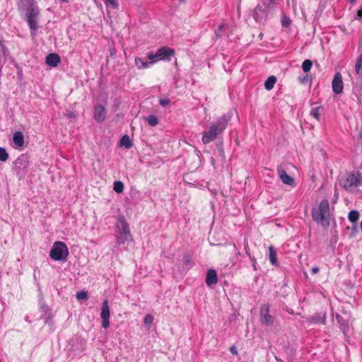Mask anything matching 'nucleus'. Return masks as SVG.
Masks as SVG:
<instances>
[{
	"label": "nucleus",
	"mask_w": 362,
	"mask_h": 362,
	"mask_svg": "<svg viewBox=\"0 0 362 362\" xmlns=\"http://www.w3.org/2000/svg\"><path fill=\"white\" fill-rule=\"evenodd\" d=\"M230 117L224 115L220 117L216 122H211L209 128L202 132V141L204 144H209L215 140L226 129Z\"/></svg>",
	"instance_id": "obj_1"
},
{
	"label": "nucleus",
	"mask_w": 362,
	"mask_h": 362,
	"mask_svg": "<svg viewBox=\"0 0 362 362\" xmlns=\"http://www.w3.org/2000/svg\"><path fill=\"white\" fill-rule=\"evenodd\" d=\"M116 238L119 245L132 240L129 225L122 216L119 217L116 223Z\"/></svg>",
	"instance_id": "obj_2"
},
{
	"label": "nucleus",
	"mask_w": 362,
	"mask_h": 362,
	"mask_svg": "<svg viewBox=\"0 0 362 362\" xmlns=\"http://www.w3.org/2000/svg\"><path fill=\"white\" fill-rule=\"evenodd\" d=\"M329 204L327 199H322L319 205L318 211L313 213V220L324 226L329 224Z\"/></svg>",
	"instance_id": "obj_3"
},
{
	"label": "nucleus",
	"mask_w": 362,
	"mask_h": 362,
	"mask_svg": "<svg viewBox=\"0 0 362 362\" xmlns=\"http://www.w3.org/2000/svg\"><path fill=\"white\" fill-rule=\"evenodd\" d=\"M69 253V249L64 242L56 241L49 251V257L54 261L64 262L67 259Z\"/></svg>",
	"instance_id": "obj_4"
},
{
	"label": "nucleus",
	"mask_w": 362,
	"mask_h": 362,
	"mask_svg": "<svg viewBox=\"0 0 362 362\" xmlns=\"http://www.w3.org/2000/svg\"><path fill=\"white\" fill-rule=\"evenodd\" d=\"M175 55V51L169 47H162L159 48L155 54L148 53L147 57L149 60L154 62L156 60H170Z\"/></svg>",
	"instance_id": "obj_5"
},
{
	"label": "nucleus",
	"mask_w": 362,
	"mask_h": 362,
	"mask_svg": "<svg viewBox=\"0 0 362 362\" xmlns=\"http://www.w3.org/2000/svg\"><path fill=\"white\" fill-rule=\"evenodd\" d=\"M39 13V9L36 7H33L29 11L27 15V21L31 30L33 37H35L36 35L35 31L37 29V16Z\"/></svg>",
	"instance_id": "obj_6"
},
{
	"label": "nucleus",
	"mask_w": 362,
	"mask_h": 362,
	"mask_svg": "<svg viewBox=\"0 0 362 362\" xmlns=\"http://www.w3.org/2000/svg\"><path fill=\"white\" fill-rule=\"evenodd\" d=\"M110 311L108 305V301L107 300H105L103 303V306L100 313V317L102 318V327L104 329H107L110 326Z\"/></svg>",
	"instance_id": "obj_7"
},
{
	"label": "nucleus",
	"mask_w": 362,
	"mask_h": 362,
	"mask_svg": "<svg viewBox=\"0 0 362 362\" xmlns=\"http://www.w3.org/2000/svg\"><path fill=\"white\" fill-rule=\"evenodd\" d=\"M260 320L266 325H271L273 323V317L269 315V306L264 304L260 308Z\"/></svg>",
	"instance_id": "obj_8"
},
{
	"label": "nucleus",
	"mask_w": 362,
	"mask_h": 362,
	"mask_svg": "<svg viewBox=\"0 0 362 362\" xmlns=\"http://www.w3.org/2000/svg\"><path fill=\"white\" fill-rule=\"evenodd\" d=\"M93 117L98 122H103L107 117L105 107L100 104L95 105L93 110Z\"/></svg>",
	"instance_id": "obj_9"
},
{
	"label": "nucleus",
	"mask_w": 362,
	"mask_h": 362,
	"mask_svg": "<svg viewBox=\"0 0 362 362\" xmlns=\"http://www.w3.org/2000/svg\"><path fill=\"white\" fill-rule=\"evenodd\" d=\"M358 182L359 179L357 175L350 174L343 181L342 186L346 189H351L352 187H356Z\"/></svg>",
	"instance_id": "obj_10"
},
{
	"label": "nucleus",
	"mask_w": 362,
	"mask_h": 362,
	"mask_svg": "<svg viewBox=\"0 0 362 362\" xmlns=\"http://www.w3.org/2000/svg\"><path fill=\"white\" fill-rule=\"evenodd\" d=\"M332 86L333 91L336 94H339L342 92L344 86L341 74L337 73L334 75Z\"/></svg>",
	"instance_id": "obj_11"
},
{
	"label": "nucleus",
	"mask_w": 362,
	"mask_h": 362,
	"mask_svg": "<svg viewBox=\"0 0 362 362\" xmlns=\"http://www.w3.org/2000/svg\"><path fill=\"white\" fill-rule=\"evenodd\" d=\"M278 175L281 180V182L287 185L293 186L295 184L294 179L288 175L286 170L283 168H278Z\"/></svg>",
	"instance_id": "obj_12"
},
{
	"label": "nucleus",
	"mask_w": 362,
	"mask_h": 362,
	"mask_svg": "<svg viewBox=\"0 0 362 362\" xmlns=\"http://www.w3.org/2000/svg\"><path fill=\"white\" fill-rule=\"evenodd\" d=\"M28 163L29 160L28 156L25 155H21L15 161L16 169L18 171L23 170L27 168Z\"/></svg>",
	"instance_id": "obj_13"
},
{
	"label": "nucleus",
	"mask_w": 362,
	"mask_h": 362,
	"mask_svg": "<svg viewBox=\"0 0 362 362\" xmlns=\"http://www.w3.org/2000/svg\"><path fill=\"white\" fill-rule=\"evenodd\" d=\"M253 17L257 22H261L267 18V12L262 6L258 5L253 12Z\"/></svg>",
	"instance_id": "obj_14"
},
{
	"label": "nucleus",
	"mask_w": 362,
	"mask_h": 362,
	"mask_svg": "<svg viewBox=\"0 0 362 362\" xmlns=\"http://www.w3.org/2000/svg\"><path fill=\"white\" fill-rule=\"evenodd\" d=\"M218 278L216 272L214 269H209L206 274V284L207 286H211L217 284Z\"/></svg>",
	"instance_id": "obj_15"
},
{
	"label": "nucleus",
	"mask_w": 362,
	"mask_h": 362,
	"mask_svg": "<svg viewBox=\"0 0 362 362\" xmlns=\"http://www.w3.org/2000/svg\"><path fill=\"white\" fill-rule=\"evenodd\" d=\"M60 62V57L57 54H49L46 57V63L52 67H56Z\"/></svg>",
	"instance_id": "obj_16"
},
{
	"label": "nucleus",
	"mask_w": 362,
	"mask_h": 362,
	"mask_svg": "<svg viewBox=\"0 0 362 362\" xmlns=\"http://www.w3.org/2000/svg\"><path fill=\"white\" fill-rule=\"evenodd\" d=\"M13 141L16 147H21L24 144V136L21 132H16L13 136Z\"/></svg>",
	"instance_id": "obj_17"
},
{
	"label": "nucleus",
	"mask_w": 362,
	"mask_h": 362,
	"mask_svg": "<svg viewBox=\"0 0 362 362\" xmlns=\"http://www.w3.org/2000/svg\"><path fill=\"white\" fill-rule=\"evenodd\" d=\"M269 259L272 264L275 266L278 264L276 252L273 246L269 247Z\"/></svg>",
	"instance_id": "obj_18"
},
{
	"label": "nucleus",
	"mask_w": 362,
	"mask_h": 362,
	"mask_svg": "<svg viewBox=\"0 0 362 362\" xmlns=\"http://www.w3.org/2000/svg\"><path fill=\"white\" fill-rule=\"evenodd\" d=\"M153 62H144L141 58H135V65L139 69H144L149 67Z\"/></svg>",
	"instance_id": "obj_19"
},
{
	"label": "nucleus",
	"mask_w": 362,
	"mask_h": 362,
	"mask_svg": "<svg viewBox=\"0 0 362 362\" xmlns=\"http://www.w3.org/2000/svg\"><path fill=\"white\" fill-rule=\"evenodd\" d=\"M119 144L126 148H130L133 146V143L128 135H124L121 138Z\"/></svg>",
	"instance_id": "obj_20"
},
{
	"label": "nucleus",
	"mask_w": 362,
	"mask_h": 362,
	"mask_svg": "<svg viewBox=\"0 0 362 362\" xmlns=\"http://www.w3.org/2000/svg\"><path fill=\"white\" fill-rule=\"evenodd\" d=\"M276 82V78L274 76H269L264 82V88L267 90H270L274 88V84Z\"/></svg>",
	"instance_id": "obj_21"
},
{
	"label": "nucleus",
	"mask_w": 362,
	"mask_h": 362,
	"mask_svg": "<svg viewBox=\"0 0 362 362\" xmlns=\"http://www.w3.org/2000/svg\"><path fill=\"white\" fill-rule=\"evenodd\" d=\"M146 121L151 127H155L158 124V119L156 116L151 115L146 118Z\"/></svg>",
	"instance_id": "obj_22"
},
{
	"label": "nucleus",
	"mask_w": 362,
	"mask_h": 362,
	"mask_svg": "<svg viewBox=\"0 0 362 362\" xmlns=\"http://www.w3.org/2000/svg\"><path fill=\"white\" fill-rule=\"evenodd\" d=\"M113 189L117 193H122L124 190V184L121 181L114 182Z\"/></svg>",
	"instance_id": "obj_23"
},
{
	"label": "nucleus",
	"mask_w": 362,
	"mask_h": 362,
	"mask_svg": "<svg viewBox=\"0 0 362 362\" xmlns=\"http://www.w3.org/2000/svg\"><path fill=\"white\" fill-rule=\"evenodd\" d=\"M349 220L352 222L355 223L357 221V220L359 218V213L358 211L352 210L349 213Z\"/></svg>",
	"instance_id": "obj_24"
},
{
	"label": "nucleus",
	"mask_w": 362,
	"mask_h": 362,
	"mask_svg": "<svg viewBox=\"0 0 362 362\" xmlns=\"http://www.w3.org/2000/svg\"><path fill=\"white\" fill-rule=\"evenodd\" d=\"M322 109V108L320 106L312 108V110L310 111V115L312 117H313L315 119H316L317 120H319L320 115V111Z\"/></svg>",
	"instance_id": "obj_25"
},
{
	"label": "nucleus",
	"mask_w": 362,
	"mask_h": 362,
	"mask_svg": "<svg viewBox=\"0 0 362 362\" xmlns=\"http://www.w3.org/2000/svg\"><path fill=\"white\" fill-rule=\"evenodd\" d=\"M312 66V61L310 59H305L302 64V69L304 72L307 73L310 71Z\"/></svg>",
	"instance_id": "obj_26"
},
{
	"label": "nucleus",
	"mask_w": 362,
	"mask_h": 362,
	"mask_svg": "<svg viewBox=\"0 0 362 362\" xmlns=\"http://www.w3.org/2000/svg\"><path fill=\"white\" fill-rule=\"evenodd\" d=\"M355 69L358 74H362V54L360 55L356 63Z\"/></svg>",
	"instance_id": "obj_27"
},
{
	"label": "nucleus",
	"mask_w": 362,
	"mask_h": 362,
	"mask_svg": "<svg viewBox=\"0 0 362 362\" xmlns=\"http://www.w3.org/2000/svg\"><path fill=\"white\" fill-rule=\"evenodd\" d=\"M8 158V154L6 150L3 147H0V160L2 162H6Z\"/></svg>",
	"instance_id": "obj_28"
},
{
	"label": "nucleus",
	"mask_w": 362,
	"mask_h": 362,
	"mask_svg": "<svg viewBox=\"0 0 362 362\" xmlns=\"http://www.w3.org/2000/svg\"><path fill=\"white\" fill-rule=\"evenodd\" d=\"M76 298L79 300H86L88 298V293L84 291H81L76 293Z\"/></svg>",
	"instance_id": "obj_29"
},
{
	"label": "nucleus",
	"mask_w": 362,
	"mask_h": 362,
	"mask_svg": "<svg viewBox=\"0 0 362 362\" xmlns=\"http://www.w3.org/2000/svg\"><path fill=\"white\" fill-rule=\"evenodd\" d=\"M153 317L151 315L148 314L144 317V324L149 327L153 324Z\"/></svg>",
	"instance_id": "obj_30"
},
{
	"label": "nucleus",
	"mask_w": 362,
	"mask_h": 362,
	"mask_svg": "<svg viewBox=\"0 0 362 362\" xmlns=\"http://www.w3.org/2000/svg\"><path fill=\"white\" fill-rule=\"evenodd\" d=\"M291 23V21L289 18L284 16L281 20V24L284 27H288Z\"/></svg>",
	"instance_id": "obj_31"
},
{
	"label": "nucleus",
	"mask_w": 362,
	"mask_h": 362,
	"mask_svg": "<svg viewBox=\"0 0 362 362\" xmlns=\"http://www.w3.org/2000/svg\"><path fill=\"white\" fill-rule=\"evenodd\" d=\"M105 4H109L114 8H118L119 4L117 0H105Z\"/></svg>",
	"instance_id": "obj_32"
},
{
	"label": "nucleus",
	"mask_w": 362,
	"mask_h": 362,
	"mask_svg": "<svg viewBox=\"0 0 362 362\" xmlns=\"http://www.w3.org/2000/svg\"><path fill=\"white\" fill-rule=\"evenodd\" d=\"M159 103H160V105L165 107L169 105L170 100L168 98H161V99H160Z\"/></svg>",
	"instance_id": "obj_33"
},
{
	"label": "nucleus",
	"mask_w": 362,
	"mask_h": 362,
	"mask_svg": "<svg viewBox=\"0 0 362 362\" xmlns=\"http://www.w3.org/2000/svg\"><path fill=\"white\" fill-rule=\"evenodd\" d=\"M266 5L268 6V7H270L273 5H276L278 4V0H266V2H265Z\"/></svg>",
	"instance_id": "obj_34"
},
{
	"label": "nucleus",
	"mask_w": 362,
	"mask_h": 362,
	"mask_svg": "<svg viewBox=\"0 0 362 362\" xmlns=\"http://www.w3.org/2000/svg\"><path fill=\"white\" fill-rule=\"evenodd\" d=\"M355 19L358 20V21L362 20V6L357 11V14H356V16L355 17Z\"/></svg>",
	"instance_id": "obj_35"
},
{
	"label": "nucleus",
	"mask_w": 362,
	"mask_h": 362,
	"mask_svg": "<svg viewBox=\"0 0 362 362\" xmlns=\"http://www.w3.org/2000/svg\"><path fill=\"white\" fill-rule=\"evenodd\" d=\"M298 80L300 83H305L308 82L310 81V78H309L308 76H305L299 77Z\"/></svg>",
	"instance_id": "obj_36"
},
{
	"label": "nucleus",
	"mask_w": 362,
	"mask_h": 362,
	"mask_svg": "<svg viewBox=\"0 0 362 362\" xmlns=\"http://www.w3.org/2000/svg\"><path fill=\"white\" fill-rule=\"evenodd\" d=\"M230 351L231 354H233V355H237L238 354L237 349L234 346H231L230 348Z\"/></svg>",
	"instance_id": "obj_37"
},
{
	"label": "nucleus",
	"mask_w": 362,
	"mask_h": 362,
	"mask_svg": "<svg viewBox=\"0 0 362 362\" xmlns=\"http://www.w3.org/2000/svg\"><path fill=\"white\" fill-rule=\"evenodd\" d=\"M318 272H319V268L318 267H315L312 268V273L313 274H315L318 273Z\"/></svg>",
	"instance_id": "obj_38"
},
{
	"label": "nucleus",
	"mask_w": 362,
	"mask_h": 362,
	"mask_svg": "<svg viewBox=\"0 0 362 362\" xmlns=\"http://www.w3.org/2000/svg\"><path fill=\"white\" fill-rule=\"evenodd\" d=\"M349 1L351 3V4H354L356 1V0H349Z\"/></svg>",
	"instance_id": "obj_39"
},
{
	"label": "nucleus",
	"mask_w": 362,
	"mask_h": 362,
	"mask_svg": "<svg viewBox=\"0 0 362 362\" xmlns=\"http://www.w3.org/2000/svg\"><path fill=\"white\" fill-rule=\"evenodd\" d=\"M223 26H224V25H223V24H222L221 25H220V26H219V30H221Z\"/></svg>",
	"instance_id": "obj_40"
},
{
	"label": "nucleus",
	"mask_w": 362,
	"mask_h": 362,
	"mask_svg": "<svg viewBox=\"0 0 362 362\" xmlns=\"http://www.w3.org/2000/svg\"><path fill=\"white\" fill-rule=\"evenodd\" d=\"M178 1H180V2H185V0H178Z\"/></svg>",
	"instance_id": "obj_41"
},
{
	"label": "nucleus",
	"mask_w": 362,
	"mask_h": 362,
	"mask_svg": "<svg viewBox=\"0 0 362 362\" xmlns=\"http://www.w3.org/2000/svg\"><path fill=\"white\" fill-rule=\"evenodd\" d=\"M361 229L362 230V221L361 222Z\"/></svg>",
	"instance_id": "obj_42"
}]
</instances>
